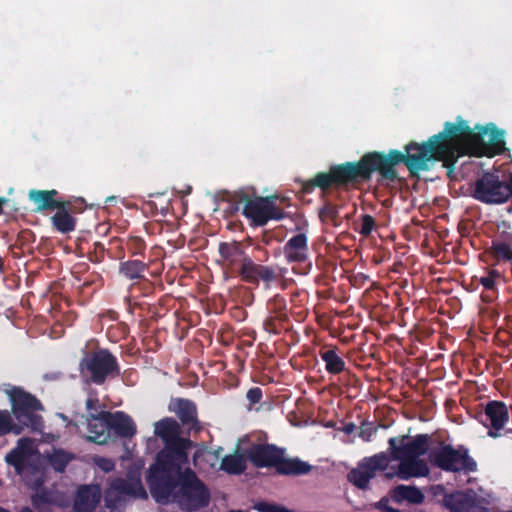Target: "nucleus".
<instances>
[{
    "label": "nucleus",
    "mask_w": 512,
    "mask_h": 512,
    "mask_svg": "<svg viewBox=\"0 0 512 512\" xmlns=\"http://www.w3.org/2000/svg\"><path fill=\"white\" fill-rule=\"evenodd\" d=\"M113 488L122 494L147 498V493L139 476L130 477L129 480L117 479L113 483Z\"/></svg>",
    "instance_id": "obj_24"
},
{
    "label": "nucleus",
    "mask_w": 512,
    "mask_h": 512,
    "mask_svg": "<svg viewBox=\"0 0 512 512\" xmlns=\"http://www.w3.org/2000/svg\"><path fill=\"white\" fill-rule=\"evenodd\" d=\"M10 432L18 435L22 432V426L13 424L11 415L7 410H0V436Z\"/></svg>",
    "instance_id": "obj_32"
},
{
    "label": "nucleus",
    "mask_w": 512,
    "mask_h": 512,
    "mask_svg": "<svg viewBox=\"0 0 512 512\" xmlns=\"http://www.w3.org/2000/svg\"><path fill=\"white\" fill-rule=\"evenodd\" d=\"M443 504L450 512H478L479 509L476 497L464 492L445 495Z\"/></svg>",
    "instance_id": "obj_20"
},
{
    "label": "nucleus",
    "mask_w": 512,
    "mask_h": 512,
    "mask_svg": "<svg viewBox=\"0 0 512 512\" xmlns=\"http://www.w3.org/2000/svg\"><path fill=\"white\" fill-rule=\"evenodd\" d=\"M506 150L504 130L493 123L471 128L466 120L458 116L455 122H445L443 130L427 141L406 144L404 151H372L363 154L358 161L331 165L328 171L318 172L312 179L303 182L302 190L311 193L316 187L322 191L332 187L349 189L370 181L374 172L378 173L379 184L389 185L401 180L397 165L404 164L410 174L415 175L428 170L433 161L443 162L447 175L451 177L460 157L492 158L504 154Z\"/></svg>",
    "instance_id": "obj_1"
},
{
    "label": "nucleus",
    "mask_w": 512,
    "mask_h": 512,
    "mask_svg": "<svg viewBox=\"0 0 512 512\" xmlns=\"http://www.w3.org/2000/svg\"><path fill=\"white\" fill-rule=\"evenodd\" d=\"M58 195V191L52 190H37L32 189L28 193V198L34 203L36 212L55 210L63 207V201L57 200L55 197Z\"/></svg>",
    "instance_id": "obj_21"
},
{
    "label": "nucleus",
    "mask_w": 512,
    "mask_h": 512,
    "mask_svg": "<svg viewBox=\"0 0 512 512\" xmlns=\"http://www.w3.org/2000/svg\"><path fill=\"white\" fill-rule=\"evenodd\" d=\"M319 218L322 222L329 220L334 226H338L340 224L339 206L327 201L319 210Z\"/></svg>",
    "instance_id": "obj_31"
},
{
    "label": "nucleus",
    "mask_w": 512,
    "mask_h": 512,
    "mask_svg": "<svg viewBox=\"0 0 512 512\" xmlns=\"http://www.w3.org/2000/svg\"><path fill=\"white\" fill-rule=\"evenodd\" d=\"M100 497V490L97 486L82 485L78 488L74 499V510L76 512H93Z\"/></svg>",
    "instance_id": "obj_19"
},
{
    "label": "nucleus",
    "mask_w": 512,
    "mask_h": 512,
    "mask_svg": "<svg viewBox=\"0 0 512 512\" xmlns=\"http://www.w3.org/2000/svg\"><path fill=\"white\" fill-rule=\"evenodd\" d=\"M105 247L101 242L93 243V250L88 252V259L94 263H100L104 260Z\"/></svg>",
    "instance_id": "obj_34"
},
{
    "label": "nucleus",
    "mask_w": 512,
    "mask_h": 512,
    "mask_svg": "<svg viewBox=\"0 0 512 512\" xmlns=\"http://www.w3.org/2000/svg\"><path fill=\"white\" fill-rule=\"evenodd\" d=\"M96 464L104 472H110V471L114 470V468H115V463L111 459H107L104 457H100L96 461Z\"/></svg>",
    "instance_id": "obj_41"
},
{
    "label": "nucleus",
    "mask_w": 512,
    "mask_h": 512,
    "mask_svg": "<svg viewBox=\"0 0 512 512\" xmlns=\"http://www.w3.org/2000/svg\"><path fill=\"white\" fill-rule=\"evenodd\" d=\"M29 439L22 438L18 441V446L14 449H12L5 457L6 462L13 466L17 472H21L25 465L26 460V452L22 445L24 443H28Z\"/></svg>",
    "instance_id": "obj_29"
},
{
    "label": "nucleus",
    "mask_w": 512,
    "mask_h": 512,
    "mask_svg": "<svg viewBox=\"0 0 512 512\" xmlns=\"http://www.w3.org/2000/svg\"><path fill=\"white\" fill-rule=\"evenodd\" d=\"M500 277V273L497 270L491 269L488 275L480 278V284L487 290H493L495 288V280Z\"/></svg>",
    "instance_id": "obj_36"
},
{
    "label": "nucleus",
    "mask_w": 512,
    "mask_h": 512,
    "mask_svg": "<svg viewBox=\"0 0 512 512\" xmlns=\"http://www.w3.org/2000/svg\"><path fill=\"white\" fill-rule=\"evenodd\" d=\"M262 389L259 387H252L246 393V398L250 406L259 403L262 399Z\"/></svg>",
    "instance_id": "obj_39"
},
{
    "label": "nucleus",
    "mask_w": 512,
    "mask_h": 512,
    "mask_svg": "<svg viewBox=\"0 0 512 512\" xmlns=\"http://www.w3.org/2000/svg\"><path fill=\"white\" fill-rule=\"evenodd\" d=\"M3 266H4V264H3V260H2V258L0 257V274L3 272Z\"/></svg>",
    "instance_id": "obj_48"
},
{
    "label": "nucleus",
    "mask_w": 512,
    "mask_h": 512,
    "mask_svg": "<svg viewBox=\"0 0 512 512\" xmlns=\"http://www.w3.org/2000/svg\"><path fill=\"white\" fill-rule=\"evenodd\" d=\"M400 463L394 472L385 473V478L392 479L394 476L402 480H408L414 477H425L430 469L424 459L420 458H401L396 459Z\"/></svg>",
    "instance_id": "obj_16"
},
{
    "label": "nucleus",
    "mask_w": 512,
    "mask_h": 512,
    "mask_svg": "<svg viewBox=\"0 0 512 512\" xmlns=\"http://www.w3.org/2000/svg\"><path fill=\"white\" fill-rule=\"evenodd\" d=\"M103 412L87 415V440L100 445L108 442L110 431L109 423L104 418Z\"/></svg>",
    "instance_id": "obj_18"
},
{
    "label": "nucleus",
    "mask_w": 512,
    "mask_h": 512,
    "mask_svg": "<svg viewBox=\"0 0 512 512\" xmlns=\"http://www.w3.org/2000/svg\"><path fill=\"white\" fill-rule=\"evenodd\" d=\"M12 403V412L15 418L24 426L33 431H41L44 424L36 411L43 410V405L36 396L26 392L20 387H13L8 391Z\"/></svg>",
    "instance_id": "obj_10"
},
{
    "label": "nucleus",
    "mask_w": 512,
    "mask_h": 512,
    "mask_svg": "<svg viewBox=\"0 0 512 512\" xmlns=\"http://www.w3.org/2000/svg\"><path fill=\"white\" fill-rule=\"evenodd\" d=\"M104 418L108 421L110 430L122 438H131L137 428L133 419L123 411L103 412Z\"/></svg>",
    "instance_id": "obj_17"
},
{
    "label": "nucleus",
    "mask_w": 512,
    "mask_h": 512,
    "mask_svg": "<svg viewBox=\"0 0 512 512\" xmlns=\"http://www.w3.org/2000/svg\"><path fill=\"white\" fill-rule=\"evenodd\" d=\"M154 433L163 442L148 473L163 468L189 464L188 450L194 446L188 437H182L181 425L172 417H165L154 424Z\"/></svg>",
    "instance_id": "obj_5"
},
{
    "label": "nucleus",
    "mask_w": 512,
    "mask_h": 512,
    "mask_svg": "<svg viewBox=\"0 0 512 512\" xmlns=\"http://www.w3.org/2000/svg\"><path fill=\"white\" fill-rule=\"evenodd\" d=\"M166 467L147 473L146 481L151 496L157 503H176L187 512L209 505L210 491L190 467Z\"/></svg>",
    "instance_id": "obj_2"
},
{
    "label": "nucleus",
    "mask_w": 512,
    "mask_h": 512,
    "mask_svg": "<svg viewBox=\"0 0 512 512\" xmlns=\"http://www.w3.org/2000/svg\"><path fill=\"white\" fill-rule=\"evenodd\" d=\"M428 458L433 466L445 472L470 473L477 470L476 461L469 455V449L464 445L454 448L450 444L441 443L439 447L429 452Z\"/></svg>",
    "instance_id": "obj_9"
},
{
    "label": "nucleus",
    "mask_w": 512,
    "mask_h": 512,
    "mask_svg": "<svg viewBox=\"0 0 512 512\" xmlns=\"http://www.w3.org/2000/svg\"><path fill=\"white\" fill-rule=\"evenodd\" d=\"M256 508L260 512H293L292 510H289L283 506L265 502L257 504Z\"/></svg>",
    "instance_id": "obj_38"
},
{
    "label": "nucleus",
    "mask_w": 512,
    "mask_h": 512,
    "mask_svg": "<svg viewBox=\"0 0 512 512\" xmlns=\"http://www.w3.org/2000/svg\"><path fill=\"white\" fill-rule=\"evenodd\" d=\"M356 429V426L354 423L350 422V423H346L344 424V426L342 427V431L347 434V435H350L352 434Z\"/></svg>",
    "instance_id": "obj_44"
},
{
    "label": "nucleus",
    "mask_w": 512,
    "mask_h": 512,
    "mask_svg": "<svg viewBox=\"0 0 512 512\" xmlns=\"http://www.w3.org/2000/svg\"><path fill=\"white\" fill-rule=\"evenodd\" d=\"M471 196L487 205H501L512 198V172L506 178L484 172L474 183Z\"/></svg>",
    "instance_id": "obj_8"
},
{
    "label": "nucleus",
    "mask_w": 512,
    "mask_h": 512,
    "mask_svg": "<svg viewBox=\"0 0 512 512\" xmlns=\"http://www.w3.org/2000/svg\"><path fill=\"white\" fill-rule=\"evenodd\" d=\"M283 254L288 264H303L308 262L310 269L312 264L309 262V246L306 233H298L289 238L283 246Z\"/></svg>",
    "instance_id": "obj_15"
},
{
    "label": "nucleus",
    "mask_w": 512,
    "mask_h": 512,
    "mask_svg": "<svg viewBox=\"0 0 512 512\" xmlns=\"http://www.w3.org/2000/svg\"><path fill=\"white\" fill-rule=\"evenodd\" d=\"M148 269L149 265L141 260H127L119 264V273L129 280L143 279Z\"/></svg>",
    "instance_id": "obj_26"
},
{
    "label": "nucleus",
    "mask_w": 512,
    "mask_h": 512,
    "mask_svg": "<svg viewBox=\"0 0 512 512\" xmlns=\"http://www.w3.org/2000/svg\"><path fill=\"white\" fill-rule=\"evenodd\" d=\"M248 460L257 468H274L282 476L307 475L312 465L299 458L286 457L285 449L274 444H253L247 451Z\"/></svg>",
    "instance_id": "obj_6"
},
{
    "label": "nucleus",
    "mask_w": 512,
    "mask_h": 512,
    "mask_svg": "<svg viewBox=\"0 0 512 512\" xmlns=\"http://www.w3.org/2000/svg\"><path fill=\"white\" fill-rule=\"evenodd\" d=\"M375 432L376 428L372 422L363 421L360 426L359 437L364 441H369Z\"/></svg>",
    "instance_id": "obj_37"
},
{
    "label": "nucleus",
    "mask_w": 512,
    "mask_h": 512,
    "mask_svg": "<svg viewBox=\"0 0 512 512\" xmlns=\"http://www.w3.org/2000/svg\"><path fill=\"white\" fill-rule=\"evenodd\" d=\"M218 251L223 267L244 283L258 287L262 282L268 290L279 278L274 267L256 263L237 242H221Z\"/></svg>",
    "instance_id": "obj_4"
},
{
    "label": "nucleus",
    "mask_w": 512,
    "mask_h": 512,
    "mask_svg": "<svg viewBox=\"0 0 512 512\" xmlns=\"http://www.w3.org/2000/svg\"><path fill=\"white\" fill-rule=\"evenodd\" d=\"M20 512H34V511H33L30 507L25 506V507H23V508L20 510Z\"/></svg>",
    "instance_id": "obj_47"
},
{
    "label": "nucleus",
    "mask_w": 512,
    "mask_h": 512,
    "mask_svg": "<svg viewBox=\"0 0 512 512\" xmlns=\"http://www.w3.org/2000/svg\"><path fill=\"white\" fill-rule=\"evenodd\" d=\"M223 200L228 203L227 212L241 211L251 227H264L271 220L280 221L286 217L285 211L277 204L289 199L277 195L260 196L253 187H242L233 192H225Z\"/></svg>",
    "instance_id": "obj_3"
},
{
    "label": "nucleus",
    "mask_w": 512,
    "mask_h": 512,
    "mask_svg": "<svg viewBox=\"0 0 512 512\" xmlns=\"http://www.w3.org/2000/svg\"><path fill=\"white\" fill-rule=\"evenodd\" d=\"M393 498L397 501L407 500L413 504H420L424 501V494L415 486L398 485L393 490Z\"/></svg>",
    "instance_id": "obj_28"
},
{
    "label": "nucleus",
    "mask_w": 512,
    "mask_h": 512,
    "mask_svg": "<svg viewBox=\"0 0 512 512\" xmlns=\"http://www.w3.org/2000/svg\"><path fill=\"white\" fill-rule=\"evenodd\" d=\"M73 459V455L62 450L58 449L55 450L50 456H49V464L50 466L59 473H62L65 471L67 465L69 462Z\"/></svg>",
    "instance_id": "obj_30"
},
{
    "label": "nucleus",
    "mask_w": 512,
    "mask_h": 512,
    "mask_svg": "<svg viewBox=\"0 0 512 512\" xmlns=\"http://www.w3.org/2000/svg\"><path fill=\"white\" fill-rule=\"evenodd\" d=\"M407 435L401 438L392 437L388 440L390 461L401 458H420L429 451L431 437L428 434H418L411 441L406 442Z\"/></svg>",
    "instance_id": "obj_12"
},
{
    "label": "nucleus",
    "mask_w": 512,
    "mask_h": 512,
    "mask_svg": "<svg viewBox=\"0 0 512 512\" xmlns=\"http://www.w3.org/2000/svg\"><path fill=\"white\" fill-rule=\"evenodd\" d=\"M7 199L5 197H0V212L3 209V206L7 203Z\"/></svg>",
    "instance_id": "obj_46"
},
{
    "label": "nucleus",
    "mask_w": 512,
    "mask_h": 512,
    "mask_svg": "<svg viewBox=\"0 0 512 512\" xmlns=\"http://www.w3.org/2000/svg\"><path fill=\"white\" fill-rule=\"evenodd\" d=\"M44 500L43 497H40V496H33L32 497V505L35 507V508H39V502Z\"/></svg>",
    "instance_id": "obj_45"
},
{
    "label": "nucleus",
    "mask_w": 512,
    "mask_h": 512,
    "mask_svg": "<svg viewBox=\"0 0 512 512\" xmlns=\"http://www.w3.org/2000/svg\"><path fill=\"white\" fill-rule=\"evenodd\" d=\"M482 424L489 428L487 435L493 439L501 436L499 432L509 420V412L506 404L502 401H489L481 416Z\"/></svg>",
    "instance_id": "obj_13"
},
{
    "label": "nucleus",
    "mask_w": 512,
    "mask_h": 512,
    "mask_svg": "<svg viewBox=\"0 0 512 512\" xmlns=\"http://www.w3.org/2000/svg\"><path fill=\"white\" fill-rule=\"evenodd\" d=\"M70 202L63 201V207L57 208L56 213L51 217L53 228L62 233L67 234L75 230L76 220L69 213Z\"/></svg>",
    "instance_id": "obj_22"
},
{
    "label": "nucleus",
    "mask_w": 512,
    "mask_h": 512,
    "mask_svg": "<svg viewBox=\"0 0 512 512\" xmlns=\"http://www.w3.org/2000/svg\"><path fill=\"white\" fill-rule=\"evenodd\" d=\"M169 410L176 414L180 420V425L188 435L192 432L199 433L202 431L203 427L198 419L197 406L192 400L177 398L171 401Z\"/></svg>",
    "instance_id": "obj_14"
},
{
    "label": "nucleus",
    "mask_w": 512,
    "mask_h": 512,
    "mask_svg": "<svg viewBox=\"0 0 512 512\" xmlns=\"http://www.w3.org/2000/svg\"><path fill=\"white\" fill-rule=\"evenodd\" d=\"M85 405H86V409L88 411V414L100 413V411H98V409H99V400H98L97 397H88L87 400H86Z\"/></svg>",
    "instance_id": "obj_42"
},
{
    "label": "nucleus",
    "mask_w": 512,
    "mask_h": 512,
    "mask_svg": "<svg viewBox=\"0 0 512 512\" xmlns=\"http://www.w3.org/2000/svg\"><path fill=\"white\" fill-rule=\"evenodd\" d=\"M338 348L333 347L327 350H320L319 354L325 363L328 374L338 375L345 370V362L337 353Z\"/></svg>",
    "instance_id": "obj_25"
},
{
    "label": "nucleus",
    "mask_w": 512,
    "mask_h": 512,
    "mask_svg": "<svg viewBox=\"0 0 512 512\" xmlns=\"http://www.w3.org/2000/svg\"><path fill=\"white\" fill-rule=\"evenodd\" d=\"M269 305H274L275 309L281 310L283 307H285V300L282 296L277 294L272 299H270Z\"/></svg>",
    "instance_id": "obj_43"
},
{
    "label": "nucleus",
    "mask_w": 512,
    "mask_h": 512,
    "mask_svg": "<svg viewBox=\"0 0 512 512\" xmlns=\"http://www.w3.org/2000/svg\"><path fill=\"white\" fill-rule=\"evenodd\" d=\"M81 377L88 384L103 385L108 379L120 374V366L116 356L108 349L97 348L85 352L79 362Z\"/></svg>",
    "instance_id": "obj_7"
},
{
    "label": "nucleus",
    "mask_w": 512,
    "mask_h": 512,
    "mask_svg": "<svg viewBox=\"0 0 512 512\" xmlns=\"http://www.w3.org/2000/svg\"><path fill=\"white\" fill-rule=\"evenodd\" d=\"M375 227V219L369 214H364L361 217V228L359 233L362 236H369Z\"/></svg>",
    "instance_id": "obj_35"
},
{
    "label": "nucleus",
    "mask_w": 512,
    "mask_h": 512,
    "mask_svg": "<svg viewBox=\"0 0 512 512\" xmlns=\"http://www.w3.org/2000/svg\"><path fill=\"white\" fill-rule=\"evenodd\" d=\"M507 433H512V429H508V430H507Z\"/></svg>",
    "instance_id": "obj_49"
},
{
    "label": "nucleus",
    "mask_w": 512,
    "mask_h": 512,
    "mask_svg": "<svg viewBox=\"0 0 512 512\" xmlns=\"http://www.w3.org/2000/svg\"><path fill=\"white\" fill-rule=\"evenodd\" d=\"M390 464V456L379 452L370 457H364L347 475L348 481L359 489L365 490L377 472L385 471Z\"/></svg>",
    "instance_id": "obj_11"
},
{
    "label": "nucleus",
    "mask_w": 512,
    "mask_h": 512,
    "mask_svg": "<svg viewBox=\"0 0 512 512\" xmlns=\"http://www.w3.org/2000/svg\"><path fill=\"white\" fill-rule=\"evenodd\" d=\"M490 253L497 262H509L512 264V235L505 234L502 239L493 240Z\"/></svg>",
    "instance_id": "obj_23"
},
{
    "label": "nucleus",
    "mask_w": 512,
    "mask_h": 512,
    "mask_svg": "<svg viewBox=\"0 0 512 512\" xmlns=\"http://www.w3.org/2000/svg\"><path fill=\"white\" fill-rule=\"evenodd\" d=\"M125 248L131 256H143L146 250V243L139 236H129L125 242Z\"/></svg>",
    "instance_id": "obj_33"
},
{
    "label": "nucleus",
    "mask_w": 512,
    "mask_h": 512,
    "mask_svg": "<svg viewBox=\"0 0 512 512\" xmlns=\"http://www.w3.org/2000/svg\"><path fill=\"white\" fill-rule=\"evenodd\" d=\"M247 456L240 453L225 455L221 461V469L231 475H240L247 468Z\"/></svg>",
    "instance_id": "obj_27"
},
{
    "label": "nucleus",
    "mask_w": 512,
    "mask_h": 512,
    "mask_svg": "<svg viewBox=\"0 0 512 512\" xmlns=\"http://www.w3.org/2000/svg\"><path fill=\"white\" fill-rule=\"evenodd\" d=\"M263 329L272 334H280V329L277 325V320L275 317L269 316L263 321Z\"/></svg>",
    "instance_id": "obj_40"
}]
</instances>
